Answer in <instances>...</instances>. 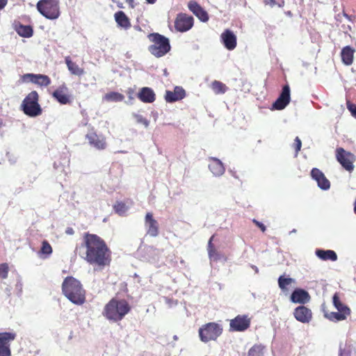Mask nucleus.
I'll use <instances>...</instances> for the list:
<instances>
[{
    "instance_id": "nucleus-1",
    "label": "nucleus",
    "mask_w": 356,
    "mask_h": 356,
    "mask_svg": "<svg viewBox=\"0 0 356 356\" xmlns=\"http://www.w3.org/2000/svg\"><path fill=\"white\" fill-rule=\"evenodd\" d=\"M74 254L89 265L101 269L111 261V250L104 239L88 232L82 234L81 243L76 245Z\"/></svg>"
},
{
    "instance_id": "nucleus-2",
    "label": "nucleus",
    "mask_w": 356,
    "mask_h": 356,
    "mask_svg": "<svg viewBox=\"0 0 356 356\" xmlns=\"http://www.w3.org/2000/svg\"><path fill=\"white\" fill-rule=\"evenodd\" d=\"M64 296L72 303L81 305L86 302V291L81 283L76 278L68 276L62 284Z\"/></svg>"
},
{
    "instance_id": "nucleus-3",
    "label": "nucleus",
    "mask_w": 356,
    "mask_h": 356,
    "mask_svg": "<svg viewBox=\"0 0 356 356\" xmlns=\"http://www.w3.org/2000/svg\"><path fill=\"white\" fill-rule=\"evenodd\" d=\"M131 309L126 300L113 298L105 305L103 315L109 321L118 322L122 320Z\"/></svg>"
},
{
    "instance_id": "nucleus-4",
    "label": "nucleus",
    "mask_w": 356,
    "mask_h": 356,
    "mask_svg": "<svg viewBox=\"0 0 356 356\" xmlns=\"http://www.w3.org/2000/svg\"><path fill=\"white\" fill-rule=\"evenodd\" d=\"M148 39L152 43L149 46V51L155 57L160 58L168 54L171 49L169 39L159 33H149Z\"/></svg>"
},
{
    "instance_id": "nucleus-5",
    "label": "nucleus",
    "mask_w": 356,
    "mask_h": 356,
    "mask_svg": "<svg viewBox=\"0 0 356 356\" xmlns=\"http://www.w3.org/2000/svg\"><path fill=\"white\" fill-rule=\"evenodd\" d=\"M21 110L23 113L31 118L37 117L42 113V109L39 104V95L37 91L30 92L22 101Z\"/></svg>"
},
{
    "instance_id": "nucleus-6",
    "label": "nucleus",
    "mask_w": 356,
    "mask_h": 356,
    "mask_svg": "<svg viewBox=\"0 0 356 356\" xmlns=\"http://www.w3.org/2000/svg\"><path fill=\"white\" fill-rule=\"evenodd\" d=\"M222 327L215 322L207 323L200 327L198 333L200 340L207 343L216 341L222 334Z\"/></svg>"
},
{
    "instance_id": "nucleus-7",
    "label": "nucleus",
    "mask_w": 356,
    "mask_h": 356,
    "mask_svg": "<svg viewBox=\"0 0 356 356\" xmlns=\"http://www.w3.org/2000/svg\"><path fill=\"white\" fill-rule=\"evenodd\" d=\"M38 10L46 18L56 19L60 15L58 0H40L37 3Z\"/></svg>"
},
{
    "instance_id": "nucleus-8",
    "label": "nucleus",
    "mask_w": 356,
    "mask_h": 356,
    "mask_svg": "<svg viewBox=\"0 0 356 356\" xmlns=\"http://www.w3.org/2000/svg\"><path fill=\"white\" fill-rule=\"evenodd\" d=\"M336 159L341 166L347 171L352 172L354 170V162L356 160L355 156L346 151L342 147H337L335 151Z\"/></svg>"
},
{
    "instance_id": "nucleus-9",
    "label": "nucleus",
    "mask_w": 356,
    "mask_h": 356,
    "mask_svg": "<svg viewBox=\"0 0 356 356\" xmlns=\"http://www.w3.org/2000/svg\"><path fill=\"white\" fill-rule=\"evenodd\" d=\"M174 24L177 31L181 33L186 32L193 26L194 18L187 13H179L177 15Z\"/></svg>"
},
{
    "instance_id": "nucleus-10",
    "label": "nucleus",
    "mask_w": 356,
    "mask_h": 356,
    "mask_svg": "<svg viewBox=\"0 0 356 356\" xmlns=\"http://www.w3.org/2000/svg\"><path fill=\"white\" fill-rule=\"evenodd\" d=\"M250 322V318L247 315H238L230 321V330L234 332H243L249 328Z\"/></svg>"
},
{
    "instance_id": "nucleus-11",
    "label": "nucleus",
    "mask_w": 356,
    "mask_h": 356,
    "mask_svg": "<svg viewBox=\"0 0 356 356\" xmlns=\"http://www.w3.org/2000/svg\"><path fill=\"white\" fill-rule=\"evenodd\" d=\"M16 337L14 332H0V356H10V343Z\"/></svg>"
},
{
    "instance_id": "nucleus-12",
    "label": "nucleus",
    "mask_w": 356,
    "mask_h": 356,
    "mask_svg": "<svg viewBox=\"0 0 356 356\" xmlns=\"http://www.w3.org/2000/svg\"><path fill=\"white\" fill-rule=\"evenodd\" d=\"M52 97L60 104H70L72 103V96L69 93V89L63 83L52 92Z\"/></svg>"
},
{
    "instance_id": "nucleus-13",
    "label": "nucleus",
    "mask_w": 356,
    "mask_h": 356,
    "mask_svg": "<svg viewBox=\"0 0 356 356\" xmlns=\"http://www.w3.org/2000/svg\"><path fill=\"white\" fill-rule=\"evenodd\" d=\"M86 138L88 140L90 146L98 150H104L107 147L106 137L102 135H98L95 131H91L86 135Z\"/></svg>"
},
{
    "instance_id": "nucleus-14",
    "label": "nucleus",
    "mask_w": 356,
    "mask_h": 356,
    "mask_svg": "<svg viewBox=\"0 0 356 356\" xmlns=\"http://www.w3.org/2000/svg\"><path fill=\"white\" fill-rule=\"evenodd\" d=\"M290 88L289 85L283 86L282 92L277 100L273 103V106L276 110L284 109L290 102Z\"/></svg>"
},
{
    "instance_id": "nucleus-15",
    "label": "nucleus",
    "mask_w": 356,
    "mask_h": 356,
    "mask_svg": "<svg viewBox=\"0 0 356 356\" xmlns=\"http://www.w3.org/2000/svg\"><path fill=\"white\" fill-rule=\"evenodd\" d=\"M145 223L147 228V234L156 237L159 234V227L158 222L154 218L153 214L150 212L146 213L145 217Z\"/></svg>"
},
{
    "instance_id": "nucleus-16",
    "label": "nucleus",
    "mask_w": 356,
    "mask_h": 356,
    "mask_svg": "<svg viewBox=\"0 0 356 356\" xmlns=\"http://www.w3.org/2000/svg\"><path fill=\"white\" fill-rule=\"evenodd\" d=\"M293 316L298 321L308 323L312 318V312L308 307L301 305L294 309Z\"/></svg>"
},
{
    "instance_id": "nucleus-17",
    "label": "nucleus",
    "mask_w": 356,
    "mask_h": 356,
    "mask_svg": "<svg viewBox=\"0 0 356 356\" xmlns=\"http://www.w3.org/2000/svg\"><path fill=\"white\" fill-rule=\"evenodd\" d=\"M188 8L201 22H208L209 17L208 13L195 1H190Z\"/></svg>"
},
{
    "instance_id": "nucleus-18",
    "label": "nucleus",
    "mask_w": 356,
    "mask_h": 356,
    "mask_svg": "<svg viewBox=\"0 0 356 356\" xmlns=\"http://www.w3.org/2000/svg\"><path fill=\"white\" fill-rule=\"evenodd\" d=\"M220 39L227 49L233 50L236 48V36L229 29H226L221 33Z\"/></svg>"
},
{
    "instance_id": "nucleus-19",
    "label": "nucleus",
    "mask_w": 356,
    "mask_h": 356,
    "mask_svg": "<svg viewBox=\"0 0 356 356\" xmlns=\"http://www.w3.org/2000/svg\"><path fill=\"white\" fill-rule=\"evenodd\" d=\"M186 97V91L181 86H175L173 91L166 90L165 100L167 102L172 103L181 100Z\"/></svg>"
},
{
    "instance_id": "nucleus-20",
    "label": "nucleus",
    "mask_w": 356,
    "mask_h": 356,
    "mask_svg": "<svg viewBox=\"0 0 356 356\" xmlns=\"http://www.w3.org/2000/svg\"><path fill=\"white\" fill-rule=\"evenodd\" d=\"M312 177L316 181L318 186L323 190H327L330 187V181L325 177L322 171L318 168H313L311 171Z\"/></svg>"
},
{
    "instance_id": "nucleus-21",
    "label": "nucleus",
    "mask_w": 356,
    "mask_h": 356,
    "mask_svg": "<svg viewBox=\"0 0 356 356\" xmlns=\"http://www.w3.org/2000/svg\"><path fill=\"white\" fill-rule=\"evenodd\" d=\"M351 314L350 308H346L337 312H325V317L333 322L342 321L346 320Z\"/></svg>"
},
{
    "instance_id": "nucleus-22",
    "label": "nucleus",
    "mask_w": 356,
    "mask_h": 356,
    "mask_svg": "<svg viewBox=\"0 0 356 356\" xmlns=\"http://www.w3.org/2000/svg\"><path fill=\"white\" fill-rule=\"evenodd\" d=\"M290 299L294 303L305 304L310 300V296L307 291L296 289L291 293Z\"/></svg>"
},
{
    "instance_id": "nucleus-23",
    "label": "nucleus",
    "mask_w": 356,
    "mask_h": 356,
    "mask_svg": "<svg viewBox=\"0 0 356 356\" xmlns=\"http://www.w3.org/2000/svg\"><path fill=\"white\" fill-rule=\"evenodd\" d=\"M138 98L144 103H152L156 99V95L152 88L144 87L138 92Z\"/></svg>"
},
{
    "instance_id": "nucleus-24",
    "label": "nucleus",
    "mask_w": 356,
    "mask_h": 356,
    "mask_svg": "<svg viewBox=\"0 0 356 356\" xmlns=\"http://www.w3.org/2000/svg\"><path fill=\"white\" fill-rule=\"evenodd\" d=\"M209 168L215 176H220L225 172V167L222 163L218 159L211 157L209 159Z\"/></svg>"
},
{
    "instance_id": "nucleus-25",
    "label": "nucleus",
    "mask_w": 356,
    "mask_h": 356,
    "mask_svg": "<svg viewBox=\"0 0 356 356\" xmlns=\"http://www.w3.org/2000/svg\"><path fill=\"white\" fill-rule=\"evenodd\" d=\"M355 52V49L350 46H346L341 49V57L344 65H350L353 64Z\"/></svg>"
},
{
    "instance_id": "nucleus-26",
    "label": "nucleus",
    "mask_w": 356,
    "mask_h": 356,
    "mask_svg": "<svg viewBox=\"0 0 356 356\" xmlns=\"http://www.w3.org/2000/svg\"><path fill=\"white\" fill-rule=\"evenodd\" d=\"M296 283L294 279L291 277H286L284 275L280 276L278 278V285L282 292L287 294L293 285Z\"/></svg>"
},
{
    "instance_id": "nucleus-27",
    "label": "nucleus",
    "mask_w": 356,
    "mask_h": 356,
    "mask_svg": "<svg viewBox=\"0 0 356 356\" xmlns=\"http://www.w3.org/2000/svg\"><path fill=\"white\" fill-rule=\"evenodd\" d=\"M316 255L323 261H335L337 259V255L336 252L334 250H321V249H317L316 250Z\"/></svg>"
},
{
    "instance_id": "nucleus-28",
    "label": "nucleus",
    "mask_w": 356,
    "mask_h": 356,
    "mask_svg": "<svg viewBox=\"0 0 356 356\" xmlns=\"http://www.w3.org/2000/svg\"><path fill=\"white\" fill-rule=\"evenodd\" d=\"M15 30L22 37L30 38L33 35V30L30 25H23L20 23L15 24Z\"/></svg>"
},
{
    "instance_id": "nucleus-29",
    "label": "nucleus",
    "mask_w": 356,
    "mask_h": 356,
    "mask_svg": "<svg viewBox=\"0 0 356 356\" xmlns=\"http://www.w3.org/2000/svg\"><path fill=\"white\" fill-rule=\"evenodd\" d=\"M115 19L118 25L127 29L131 27V23L128 17L123 11H118L115 13Z\"/></svg>"
},
{
    "instance_id": "nucleus-30",
    "label": "nucleus",
    "mask_w": 356,
    "mask_h": 356,
    "mask_svg": "<svg viewBox=\"0 0 356 356\" xmlns=\"http://www.w3.org/2000/svg\"><path fill=\"white\" fill-rule=\"evenodd\" d=\"M65 60L69 71L72 74L81 76L84 74V70L80 67L76 63L73 62L69 56L66 57Z\"/></svg>"
},
{
    "instance_id": "nucleus-31",
    "label": "nucleus",
    "mask_w": 356,
    "mask_h": 356,
    "mask_svg": "<svg viewBox=\"0 0 356 356\" xmlns=\"http://www.w3.org/2000/svg\"><path fill=\"white\" fill-rule=\"evenodd\" d=\"M52 252L53 249L50 243L47 240H44L38 252L40 257L44 259L48 258L52 254Z\"/></svg>"
},
{
    "instance_id": "nucleus-32",
    "label": "nucleus",
    "mask_w": 356,
    "mask_h": 356,
    "mask_svg": "<svg viewBox=\"0 0 356 356\" xmlns=\"http://www.w3.org/2000/svg\"><path fill=\"white\" fill-rule=\"evenodd\" d=\"M124 96L118 92H110L104 96V100L108 102H122Z\"/></svg>"
},
{
    "instance_id": "nucleus-33",
    "label": "nucleus",
    "mask_w": 356,
    "mask_h": 356,
    "mask_svg": "<svg viewBox=\"0 0 356 356\" xmlns=\"http://www.w3.org/2000/svg\"><path fill=\"white\" fill-rule=\"evenodd\" d=\"M213 238L214 236H212L208 242V254L210 259L213 261H218L220 259V254L212 243Z\"/></svg>"
},
{
    "instance_id": "nucleus-34",
    "label": "nucleus",
    "mask_w": 356,
    "mask_h": 356,
    "mask_svg": "<svg viewBox=\"0 0 356 356\" xmlns=\"http://www.w3.org/2000/svg\"><path fill=\"white\" fill-rule=\"evenodd\" d=\"M51 79L47 75L38 74L37 77L35 79L34 83L41 87H47L51 84Z\"/></svg>"
},
{
    "instance_id": "nucleus-35",
    "label": "nucleus",
    "mask_w": 356,
    "mask_h": 356,
    "mask_svg": "<svg viewBox=\"0 0 356 356\" xmlns=\"http://www.w3.org/2000/svg\"><path fill=\"white\" fill-rule=\"evenodd\" d=\"M211 88L216 94H224L227 87L226 85L219 81H214L211 83Z\"/></svg>"
},
{
    "instance_id": "nucleus-36",
    "label": "nucleus",
    "mask_w": 356,
    "mask_h": 356,
    "mask_svg": "<svg viewBox=\"0 0 356 356\" xmlns=\"http://www.w3.org/2000/svg\"><path fill=\"white\" fill-rule=\"evenodd\" d=\"M264 346L261 345H254L248 351V356H264Z\"/></svg>"
},
{
    "instance_id": "nucleus-37",
    "label": "nucleus",
    "mask_w": 356,
    "mask_h": 356,
    "mask_svg": "<svg viewBox=\"0 0 356 356\" xmlns=\"http://www.w3.org/2000/svg\"><path fill=\"white\" fill-rule=\"evenodd\" d=\"M332 302L334 307L337 309V311H340L342 309H345L346 308H349L347 305H344L340 300L339 296L338 293H335L332 297Z\"/></svg>"
},
{
    "instance_id": "nucleus-38",
    "label": "nucleus",
    "mask_w": 356,
    "mask_h": 356,
    "mask_svg": "<svg viewBox=\"0 0 356 356\" xmlns=\"http://www.w3.org/2000/svg\"><path fill=\"white\" fill-rule=\"evenodd\" d=\"M113 209L116 213H118L120 216H123L126 213L128 207L125 204V203L122 202H117L113 205Z\"/></svg>"
},
{
    "instance_id": "nucleus-39",
    "label": "nucleus",
    "mask_w": 356,
    "mask_h": 356,
    "mask_svg": "<svg viewBox=\"0 0 356 356\" xmlns=\"http://www.w3.org/2000/svg\"><path fill=\"white\" fill-rule=\"evenodd\" d=\"M38 74L27 73L21 76L20 81L22 83L31 82L34 83L35 79L37 77Z\"/></svg>"
},
{
    "instance_id": "nucleus-40",
    "label": "nucleus",
    "mask_w": 356,
    "mask_h": 356,
    "mask_svg": "<svg viewBox=\"0 0 356 356\" xmlns=\"http://www.w3.org/2000/svg\"><path fill=\"white\" fill-rule=\"evenodd\" d=\"M9 267L8 264L3 263L0 264V278L6 279L8 277Z\"/></svg>"
},
{
    "instance_id": "nucleus-41",
    "label": "nucleus",
    "mask_w": 356,
    "mask_h": 356,
    "mask_svg": "<svg viewBox=\"0 0 356 356\" xmlns=\"http://www.w3.org/2000/svg\"><path fill=\"white\" fill-rule=\"evenodd\" d=\"M346 106L351 115L356 118V104L351 103L350 101H347Z\"/></svg>"
},
{
    "instance_id": "nucleus-42",
    "label": "nucleus",
    "mask_w": 356,
    "mask_h": 356,
    "mask_svg": "<svg viewBox=\"0 0 356 356\" xmlns=\"http://www.w3.org/2000/svg\"><path fill=\"white\" fill-rule=\"evenodd\" d=\"M293 147L296 150V155H297L302 147V142L298 136L294 140Z\"/></svg>"
},
{
    "instance_id": "nucleus-43",
    "label": "nucleus",
    "mask_w": 356,
    "mask_h": 356,
    "mask_svg": "<svg viewBox=\"0 0 356 356\" xmlns=\"http://www.w3.org/2000/svg\"><path fill=\"white\" fill-rule=\"evenodd\" d=\"M252 222L256 226H257L262 231V232H264L266 231V226L263 223L259 222L256 219H253Z\"/></svg>"
},
{
    "instance_id": "nucleus-44",
    "label": "nucleus",
    "mask_w": 356,
    "mask_h": 356,
    "mask_svg": "<svg viewBox=\"0 0 356 356\" xmlns=\"http://www.w3.org/2000/svg\"><path fill=\"white\" fill-rule=\"evenodd\" d=\"M65 233L67 234V235H73L74 234V230L73 229L72 227H67V229H65Z\"/></svg>"
},
{
    "instance_id": "nucleus-45",
    "label": "nucleus",
    "mask_w": 356,
    "mask_h": 356,
    "mask_svg": "<svg viewBox=\"0 0 356 356\" xmlns=\"http://www.w3.org/2000/svg\"><path fill=\"white\" fill-rule=\"evenodd\" d=\"M8 3V0H0V10L3 9Z\"/></svg>"
},
{
    "instance_id": "nucleus-46",
    "label": "nucleus",
    "mask_w": 356,
    "mask_h": 356,
    "mask_svg": "<svg viewBox=\"0 0 356 356\" xmlns=\"http://www.w3.org/2000/svg\"><path fill=\"white\" fill-rule=\"evenodd\" d=\"M266 4H270V6H274L276 4L275 0H268L265 1Z\"/></svg>"
},
{
    "instance_id": "nucleus-47",
    "label": "nucleus",
    "mask_w": 356,
    "mask_h": 356,
    "mask_svg": "<svg viewBox=\"0 0 356 356\" xmlns=\"http://www.w3.org/2000/svg\"><path fill=\"white\" fill-rule=\"evenodd\" d=\"M146 1L148 3H150V4H154L156 0H146Z\"/></svg>"
},
{
    "instance_id": "nucleus-48",
    "label": "nucleus",
    "mask_w": 356,
    "mask_h": 356,
    "mask_svg": "<svg viewBox=\"0 0 356 356\" xmlns=\"http://www.w3.org/2000/svg\"><path fill=\"white\" fill-rule=\"evenodd\" d=\"M354 212L356 214V200H355V202H354Z\"/></svg>"
},
{
    "instance_id": "nucleus-49",
    "label": "nucleus",
    "mask_w": 356,
    "mask_h": 356,
    "mask_svg": "<svg viewBox=\"0 0 356 356\" xmlns=\"http://www.w3.org/2000/svg\"><path fill=\"white\" fill-rule=\"evenodd\" d=\"M343 15L349 20H350V16L346 13H343Z\"/></svg>"
},
{
    "instance_id": "nucleus-50",
    "label": "nucleus",
    "mask_w": 356,
    "mask_h": 356,
    "mask_svg": "<svg viewBox=\"0 0 356 356\" xmlns=\"http://www.w3.org/2000/svg\"><path fill=\"white\" fill-rule=\"evenodd\" d=\"M173 338H174L175 340H177L178 339L176 335H175Z\"/></svg>"
},
{
    "instance_id": "nucleus-51",
    "label": "nucleus",
    "mask_w": 356,
    "mask_h": 356,
    "mask_svg": "<svg viewBox=\"0 0 356 356\" xmlns=\"http://www.w3.org/2000/svg\"><path fill=\"white\" fill-rule=\"evenodd\" d=\"M127 1L129 2V1H132V0H126Z\"/></svg>"
}]
</instances>
